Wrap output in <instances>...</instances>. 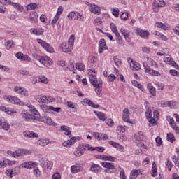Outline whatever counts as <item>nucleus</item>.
Here are the masks:
<instances>
[{
  "label": "nucleus",
  "mask_w": 179,
  "mask_h": 179,
  "mask_svg": "<svg viewBox=\"0 0 179 179\" xmlns=\"http://www.w3.org/2000/svg\"><path fill=\"white\" fill-rule=\"evenodd\" d=\"M90 82L95 87V92L97 96L101 97V92L103 90V80L101 78H97L96 76L91 74L90 75Z\"/></svg>",
  "instance_id": "nucleus-1"
},
{
  "label": "nucleus",
  "mask_w": 179,
  "mask_h": 179,
  "mask_svg": "<svg viewBox=\"0 0 179 179\" xmlns=\"http://www.w3.org/2000/svg\"><path fill=\"white\" fill-rule=\"evenodd\" d=\"M153 117H152V110H146L145 117L147 120H148L150 127H153V125H156L160 114L159 113V111L155 110L153 113Z\"/></svg>",
  "instance_id": "nucleus-2"
},
{
  "label": "nucleus",
  "mask_w": 179,
  "mask_h": 179,
  "mask_svg": "<svg viewBox=\"0 0 179 179\" xmlns=\"http://www.w3.org/2000/svg\"><path fill=\"white\" fill-rule=\"evenodd\" d=\"M73 36H71V38H70L68 41V43L64 42L61 44L60 48L63 52H71L72 50L73 49V44L75 43V38H72Z\"/></svg>",
  "instance_id": "nucleus-3"
},
{
  "label": "nucleus",
  "mask_w": 179,
  "mask_h": 179,
  "mask_svg": "<svg viewBox=\"0 0 179 179\" xmlns=\"http://www.w3.org/2000/svg\"><path fill=\"white\" fill-rule=\"evenodd\" d=\"M37 59L39 60V62L44 65V66H50L52 65V59L48 56H37Z\"/></svg>",
  "instance_id": "nucleus-4"
},
{
  "label": "nucleus",
  "mask_w": 179,
  "mask_h": 179,
  "mask_svg": "<svg viewBox=\"0 0 179 179\" xmlns=\"http://www.w3.org/2000/svg\"><path fill=\"white\" fill-rule=\"evenodd\" d=\"M67 17H69V19H71L72 20H82V22H83L85 17H83V16L78 13V12H70Z\"/></svg>",
  "instance_id": "nucleus-5"
},
{
  "label": "nucleus",
  "mask_w": 179,
  "mask_h": 179,
  "mask_svg": "<svg viewBox=\"0 0 179 179\" xmlns=\"http://www.w3.org/2000/svg\"><path fill=\"white\" fill-rule=\"evenodd\" d=\"M143 65L146 73H149V75H151L152 76H160V73L159 71L152 69L149 66H146L145 63H143Z\"/></svg>",
  "instance_id": "nucleus-6"
},
{
  "label": "nucleus",
  "mask_w": 179,
  "mask_h": 179,
  "mask_svg": "<svg viewBox=\"0 0 179 179\" xmlns=\"http://www.w3.org/2000/svg\"><path fill=\"white\" fill-rule=\"evenodd\" d=\"M4 99L9 103H12V104H18L19 106H20V99H19L17 97L6 96Z\"/></svg>",
  "instance_id": "nucleus-7"
},
{
  "label": "nucleus",
  "mask_w": 179,
  "mask_h": 179,
  "mask_svg": "<svg viewBox=\"0 0 179 179\" xmlns=\"http://www.w3.org/2000/svg\"><path fill=\"white\" fill-rule=\"evenodd\" d=\"M164 62H165L168 65H171V66H174L176 69H179L178 65H177V63L174 62V60L171 57H164Z\"/></svg>",
  "instance_id": "nucleus-8"
},
{
  "label": "nucleus",
  "mask_w": 179,
  "mask_h": 179,
  "mask_svg": "<svg viewBox=\"0 0 179 179\" xmlns=\"http://www.w3.org/2000/svg\"><path fill=\"white\" fill-rule=\"evenodd\" d=\"M15 57L17 58V59H20V61H27V62H30V61H31L30 57L20 52L15 54Z\"/></svg>",
  "instance_id": "nucleus-9"
},
{
  "label": "nucleus",
  "mask_w": 179,
  "mask_h": 179,
  "mask_svg": "<svg viewBox=\"0 0 179 179\" xmlns=\"http://www.w3.org/2000/svg\"><path fill=\"white\" fill-rule=\"evenodd\" d=\"M128 62L129 63H131V62L133 63V66H132V64H130V68L133 71H139V69H141V64H139V63H138L136 62H134V59L129 58Z\"/></svg>",
  "instance_id": "nucleus-10"
},
{
  "label": "nucleus",
  "mask_w": 179,
  "mask_h": 179,
  "mask_svg": "<svg viewBox=\"0 0 179 179\" xmlns=\"http://www.w3.org/2000/svg\"><path fill=\"white\" fill-rule=\"evenodd\" d=\"M36 166V162H27L20 164V169H33Z\"/></svg>",
  "instance_id": "nucleus-11"
},
{
  "label": "nucleus",
  "mask_w": 179,
  "mask_h": 179,
  "mask_svg": "<svg viewBox=\"0 0 179 179\" xmlns=\"http://www.w3.org/2000/svg\"><path fill=\"white\" fill-rule=\"evenodd\" d=\"M29 153V151L27 150L24 149H20L18 150L15 151V158L16 157H22Z\"/></svg>",
  "instance_id": "nucleus-12"
},
{
  "label": "nucleus",
  "mask_w": 179,
  "mask_h": 179,
  "mask_svg": "<svg viewBox=\"0 0 179 179\" xmlns=\"http://www.w3.org/2000/svg\"><path fill=\"white\" fill-rule=\"evenodd\" d=\"M29 153V151L27 150L24 149H20L18 150L15 151V158L16 157H22Z\"/></svg>",
  "instance_id": "nucleus-13"
},
{
  "label": "nucleus",
  "mask_w": 179,
  "mask_h": 179,
  "mask_svg": "<svg viewBox=\"0 0 179 179\" xmlns=\"http://www.w3.org/2000/svg\"><path fill=\"white\" fill-rule=\"evenodd\" d=\"M23 134L25 138H38V134L31 131L27 130L24 131Z\"/></svg>",
  "instance_id": "nucleus-14"
},
{
  "label": "nucleus",
  "mask_w": 179,
  "mask_h": 179,
  "mask_svg": "<svg viewBox=\"0 0 179 179\" xmlns=\"http://www.w3.org/2000/svg\"><path fill=\"white\" fill-rule=\"evenodd\" d=\"M0 128H3L5 131H9L10 126L6 122L5 118H0Z\"/></svg>",
  "instance_id": "nucleus-15"
},
{
  "label": "nucleus",
  "mask_w": 179,
  "mask_h": 179,
  "mask_svg": "<svg viewBox=\"0 0 179 179\" xmlns=\"http://www.w3.org/2000/svg\"><path fill=\"white\" fill-rule=\"evenodd\" d=\"M89 8H90V12H92V13L96 14H99L100 13V12H101V9L100 8V7L94 5V4H89Z\"/></svg>",
  "instance_id": "nucleus-16"
},
{
  "label": "nucleus",
  "mask_w": 179,
  "mask_h": 179,
  "mask_svg": "<svg viewBox=\"0 0 179 179\" xmlns=\"http://www.w3.org/2000/svg\"><path fill=\"white\" fill-rule=\"evenodd\" d=\"M1 111H3L6 114L8 115H12V114H15L16 113L15 110L10 108H6L5 106H0Z\"/></svg>",
  "instance_id": "nucleus-17"
},
{
  "label": "nucleus",
  "mask_w": 179,
  "mask_h": 179,
  "mask_svg": "<svg viewBox=\"0 0 179 179\" xmlns=\"http://www.w3.org/2000/svg\"><path fill=\"white\" fill-rule=\"evenodd\" d=\"M136 33L138 36H140L143 38H148V37H149V32L148 31H143L141 28L136 29Z\"/></svg>",
  "instance_id": "nucleus-18"
},
{
  "label": "nucleus",
  "mask_w": 179,
  "mask_h": 179,
  "mask_svg": "<svg viewBox=\"0 0 179 179\" xmlns=\"http://www.w3.org/2000/svg\"><path fill=\"white\" fill-rule=\"evenodd\" d=\"M129 110L128 108H124L122 113V120L124 122H129Z\"/></svg>",
  "instance_id": "nucleus-19"
},
{
  "label": "nucleus",
  "mask_w": 179,
  "mask_h": 179,
  "mask_svg": "<svg viewBox=\"0 0 179 179\" xmlns=\"http://www.w3.org/2000/svg\"><path fill=\"white\" fill-rule=\"evenodd\" d=\"M50 143V139L48 138H40L36 141V144L39 146H42L44 148V146H47Z\"/></svg>",
  "instance_id": "nucleus-20"
},
{
  "label": "nucleus",
  "mask_w": 179,
  "mask_h": 179,
  "mask_svg": "<svg viewBox=\"0 0 179 179\" xmlns=\"http://www.w3.org/2000/svg\"><path fill=\"white\" fill-rule=\"evenodd\" d=\"M83 103L84 104L89 106L90 107H92L93 108H99L100 107V105H96L92 100H90L89 99L86 98L83 101Z\"/></svg>",
  "instance_id": "nucleus-21"
},
{
  "label": "nucleus",
  "mask_w": 179,
  "mask_h": 179,
  "mask_svg": "<svg viewBox=\"0 0 179 179\" xmlns=\"http://www.w3.org/2000/svg\"><path fill=\"white\" fill-rule=\"evenodd\" d=\"M35 100L40 104H43L47 103V96L44 95H37L35 96Z\"/></svg>",
  "instance_id": "nucleus-22"
},
{
  "label": "nucleus",
  "mask_w": 179,
  "mask_h": 179,
  "mask_svg": "<svg viewBox=\"0 0 179 179\" xmlns=\"http://www.w3.org/2000/svg\"><path fill=\"white\" fill-rule=\"evenodd\" d=\"M21 117L24 121H29L31 118V115L27 110H22L21 112Z\"/></svg>",
  "instance_id": "nucleus-23"
},
{
  "label": "nucleus",
  "mask_w": 179,
  "mask_h": 179,
  "mask_svg": "<svg viewBox=\"0 0 179 179\" xmlns=\"http://www.w3.org/2000/svg\"><path fill=\"white\" fill-rule=\"evenodd\" d=\"M101 166H103V167H105V169H109L110 170H114V169H115V166L114 165V163L101 162Z\"/></svg>",
  "instance_id": "nucleus-24"
},
{
  "label": "nucleus",
  "mask_w": 179,
  "mask_h": 179,
  "mask_svg": "<svg viewBox=\"0 0 179 179\" xmlns=\"http://www.w3.org/2000/svg\"><path fill=\"white\" fill-rule=\"evenodd\" d=\"M95 115H97L98 118L101 120V121H106L107 120V115L102 112L94 111Z\"/></svg>",
  "instance_id": "nucleus-25"
},
{
  "label": "nucleus",
  "mask_w": 179,
  "mask_h": 179,
  "mask_svg": "<svg viewBox=\"0 0 179 179\" xmlns=\"http://www.w3.org/2000/svg\"><path fill=\"white\" fill-rule=\"evenodd\" d=\"M17 75L21 78H23V76H29V75H30V71L26 69L19 70L17 72Z\"/></svg>",
  "instance_id": "nucleus-26"
},
{
  "label": "nucleus",
  "mask_w": 179,
  "mask_h": 179,
  "mask_svg": "<svg viewBox=\"0 0 179 179\" xmlns=\"http://www.w3.org/2000/svg\"><path fill=\"white\" fill-rule=\"evenodd\" d=\"M31 33L35 34L36 36H42V34L44 33V29H31Z\"/></svg>",
  "instance_id": "nucleus-27"
},
{
  "label": "nucleus",
  "mask_w": 179,
  "mask_h": 179,
  "mask_svg": "<svg viewBox=\"0 0 179 179\" xmlns=\"http://www.w3.org/2000/svg\"><path fill=\"white\" fill-rule=\"evenodd\" d=\"M135 138H136L135 142L137 144V145L142 146V145H143V139H145V137L135 135Z\"/></svg>",
  "instance_id": "nucleus-28"
},
{
  "label": "nucleus",
  "mask_w": 179,
  "mask_h": 179,
  "mask_svg": "<svg viewBox=\"0 0 179 179\" xmlns=\"http://www.w3.org/2000/svg\"><path fill=\"white\" fill-rule=\"evenodd\" d=\"M90 171L92 173H99V171H101V167L98 165V164H93L91 168H90Z\"/></svg>",
  "instance_id": "nucleus-29"
},
{
  "label": "nucleus",
  "mask_w": 179,
  "mask_h": 179,
  "mask_svg": "<svg viewBox=\"0 0 179 179\" xmlns=\"http://www.w3.org/2000/svg\"><path fill=\"white\" fill-rule=\"evenodd\" d=\"M109 145H111L113 146V148H115L116 149H118L119 150H124V147L121 145L120 144L114 142L113 141H109Z\"/></svg>",
  "instance_id": "nucleus-30"
},
{
  "label": "nucleus",
  "mask_w": 179,
  "mask_h": 179,
  "mask_svg": "<svg viewBox=\"0 0 179 179\" xmlns=\"http://www.w3.org/2000/svg\"><path fill=\"white\" fill-rule=\"evenodd\" d=\"M109 145H111L113 146V148H115L116 149H118L119 150H124V147L121 145L120 144L114 142L113 141H109Z\"/></svg>",
  "instance_id": "nucleus-31"
},
{
  "label": "nucleus",
  "mask_w": 179,
  "mask_h": 179,
  "mask_svg": "<svg viewBox=\"0 0 179 179\" xmlns=\"http://www.w3.org/2000/svg\"><path fill=\"white\" fill-rule=\"evenodd\" d=\"M153 5L154 6H158V8H163L166 3L164 0H155Z\"/></svg>",
  "instance_id": "nucleus-32"
},
{
  "label": "nucleus",
  "mask_w": 179,
  "mask_h": 179,
  "mask_svg": "<svg viewBox=\"0 0 179 179\" xmlns=\"http://www.w3.org/2000/svg\"><path fill=\"white\" fill-rule=\"evenodd\" d=\"M147 88L152 96H156V88H155L152 84H148Z\"/></svg>",
  "instance_id": "nucleus-33"
},
{
  "label": "nucleus",
  "mask_w": 179,
  "mask_h": 179,
  "mask_svg": "<svg viewBox=\"0 0 179 179\" xmlns=\"http://www.w3.org/2000/svg\"><path fill=\"white\" fill-rule=\"evenodd\" d=\"M12 6L17 9V10H19V12H23V10H24L23 6L20 5L19 3H12Z\"/></svg>",
  "instance_id": "nucleus-34"
},
{
  "label": "nucleus",
  "mask_w": 179,
  "mask_h": 179,
  "mask_svg": "<svg viewBox=\"0 0 179 179\" xmlns=\"http://www.w3.org/2000/svg\"><path fill=\"white\" fill-rule=\"evenodd\" d=\"M29 19L34 23H36L37 20L38 19V15H37V13H31L29 15Z\"/></svg>",
  "instance_id": "nucleus-35"
},
{
  "label": "nucleus",
  "mask_w": 179,
  "mask_h": 179,
  "mask_svg": "<svg viewBox=\"0 0 179 179\" xmlns=\"http://www.w3.org/2000/svg\"><path fill=\"white\" fill-rule=\"evenodd\" d=\"M88 150H91V152L97 150V152H100V153H103V152H104L106 149L104 148V147H95V148L90 147L88 148Z\"/></svg>",
  "instance_id": "nucleus-36"
},
{
  "label": "nucleus",
  "mask_w": 179,
  "mask_h": 179,
  "mask_svg": "<svg viewBox=\"0 0 179 179\" xmlns=\"http://www.w3.org/2000/svg\"><path fill=\"white\" fill-rule=\"evenodd\" d=\"M45 120L47 124V125L55 127L56 124L55 122H52V119L48 116H45Z\"/></svg>",
  "instance_id": "nucleus-37"
},
{
  "label": "nucleus",
  "mask_w": 179,
  "mask_h": 179,
  "mask_svg": "<svg viewBox=\"0 0 179 179\" xmlns=\"http://www.w3.org/2000/svg\"><path fill=\"white\" fill-rule=\"evenodd\" d=\"M39 107L44 113H51V106L43 104L41 105Z\"/></svg>",
  "instance_id": "nucleus-38"
},
{
  "label": "nucleus",
  "mask_w": 179,
  "mask_h": 179,
  "mask_svg": "<svg viewBox=\"0 0 179 179\" xmlns=\"http://www.w3.org/2000/svg\"><path fill=\"white\" fill-rule=\"evenodd\" d=\"M85 153V150L83 149L81 147L78 148V150L74 152V155L77 157H80Z\"/></svg>",
  "instance_id": "nucleus-39"
},
{
  "label": "nucleus",
  "mask_w": 179,
  "mask_h": 179,
  "mask_svg": "<svg viewBox=\"0 0 179 179\" xmlns=\"http://www.w3.org/2000/svg\"><path fill=\"white\" fill-rule=\"evenodd\" d=\"M43 48L48 52H50V54H52V52H54V48H52V46L50 43H46V44L45 45V47Z\"/></svg>",
  "instance_id": "nucleus-40"
},
{
  "label": "nucleus",
  "mask_w": 179,
  "mask_h": 179,
  "mask_svg": "<svg viewBox=\"0 0 179 179\" xmlns=\"http://www.w3.org/2000/svg\"><path fill=\"white\" fill-rule=\"evenodd\" d=\"M120 31L122 34H123L125 40H127V38H129V34H131V32L128 30L124 29H120Z\"/></svg>",
  "instance_id": "nucleus-41"
},
{
  "label": "nucleus",
  "mask_w": 179,
  "mask_h": 179,
  "mask_svg": "<svg viewBox=\"0 0 179 179\" xmlns=\"http://www.w3.org/2000/svg\"><path fill=\"white\" fill-rule=\"evenodd\" d=\"M154 34H155V36H158L159 38H161V40H163L164 41H167V40H169V38H167V36L162 34L160 32L157 31H155Z\"/></svg>",
  "instance_id": "nucleus-42"
},
{
  "label": "nucleus",
  "mask_w": 179,
  "mask_h": 179,
  "mask_svg": "<svg viewBox=\"0 0 179 179\" xmlns=\"http://www.w3.org/2000/svg\"><path fill=\"white\" fill-rule=\"evenodd\" d=\"M99 47L102 50H107V45L106 44V40L101 39L99 41Z\"/></svg>",
  "instance_id": "nucleus-43"
},
{
  "label": "nucleus",
  "mask_w": 179,
  "mask_h": 179,
  "mask_svg": "<svg viewBox=\"0 0 179 179\" xmlns=\"http://www.w3.org/2000/svg\"><path fill=\"white\" fill-rule=\"evenodd\" d=\"M139 176V171L133 170L130 173V179H135Z\"/></svg>",
  "instance_id": "nucleus-44"
},
{
  "label": "nucleus",
  "mask_w": 179,
  "mask_h": 179,
  "mask_svg": "<svg viewBox=\"0 0 179 179\" xmlns=\"http://www.w3.org/2000/svg\"><path fill=\"white\" fill-rule=\"evenodd\" d=\"M60 129L64 131L65 135H71V131H69V127H68V126H61Z\"/></svg>",
  "instance_id": "nucleus-45"
},
{
  "label": "nucleus",
  "mask_w": 179,
  "mask_h": 179,
  "mask_svg": "<svg viewBox=\"0 0 179 179\" xmlns=\"http://www.w3.org/2000/svg\"><path fill=\"white\" fill-rule=\"evenodd\" d=\"M34 169V175L36 176V177H40L41 176V172L40 171V169H38V167H36L35 165L32 167Z\"/></svg>",
  "instance_id": "nucleus-46"
},
{
  "label": "nucleus",
  "mask_w": 179,
  "mask_h": 179,
  "mask_svg": "<svg viewBox=\"0 0 179 179\" xmlns=\"http://www.w3.org/2000/svg\"><path fill=\"white\" fill-rule=\"evenodd\" d=\"M111 12L115 17H118L120 16V9H118V8H111Z\"/></svg>",
  "instance_id": "nucleus-47"
},
{
  "label": "nucleus",
  "mask_w": 179,
  "mask_h": 179,
  "mask_svg": "<svg viewBox=\"0 0 179 179\" xmlns=\"http://www.w3.org/2000/svg\"><path fill=\"white\" fill-rule=\"evenodd\" d=\"M82 168H80V166H72L71 167V173H73V174L80 171Z\"/></svg>",
  "instance_id": "nucleus-48"
},
{
  "label": "nucleus",
  "mask_w": 179,
  "mask_h": 179,
  "mask_svg": "<svg viewBox=\"0 0 179 179\" xmlns=\"http://www.w3.org/2000/svg\"><path fill=\"white\" fill-rule=\"evenodd\" d=\"M131 83H132L133 86L138 87V89H141V90H142V92H143V90H142V85L141 83H139L138 81L134 80L131 81Z\"/></svg>",
  "instance_id": "nucleus-49"
},
{
  "label": "nucleus",
  "mask_w": 179,
  "mask_h": 179,
  "mask_svg": "<svg viewBox=\"0 0 179 179\" xmlns=\"http://www.w3.org/2000/svg\"><path fill=\"white\" fill-rule=\"evenodd\" d=\"M110 29H111L113 33H114V34H117L119 33L118 29H117V26L115 25V24L111 23L110 24Z\"/></svg>",
  "instance_id": "nucleus-50"
},
{
  "label": "nucleus",
  "mask_w": 179,
  "mask_h": 179,
  "mask_svg": "<svg viewBox=\"0 0 179 179\" xmlns=\"http://www.w3.org/2000/svg\"><path fill=\"white\" fill-rule=\"evenodd\" d=\"M167 141H169V142H171V143H173V142H174V141H176V138H174V134L169 133L167 134Z\"/></svg>",
  "instance_id": "nucleus-51"
},
{
  "label": "nucleus",
  "mask_w": 179,
  "mask_h": 179,
  "mask_svg": "<svg viewBox=\"0 0 179 179\" xmlns=\"http://www.w3.org/2000/svg\"><path fill=\"white\" fill-rule=\"evenodd\" d=\"M37 8V4L34 3H31L30 4L27 5V10H34Z\"/></svg>",
  "instance_id": "nucleus-52"
},
{
  "label": "nucleus",
  "mask_w": 179,
  "mask_h": 179,
  "mask_svg": "<svg viewBox=\"0 0 179 179\" xmlns=\"http://www.w3.org/2000/svg\"><path fill=\"white\" fill-rule=\"evenodd\" d=\"M76 68L78 71H85V65H83L82 63H77L76 64Z\"/></svg>",
  "instance_id": "nucleus-53"
},
{
  "label": "nucleus",
  "mask_w": 179,
  "mask_h": 179,
  "mask_svg": "<svg viewBox=\"0 0 179 179\" xmlns=\"http://www.w3.org/2000/svg\"><path fill=\"white\" fill-rule=\"evenodd\" d=\"M38 82H41L42 83H48V79L45 76H41L38 78Z\"/></svg>",
  "instance_id": "nucleus-54"
},
{
  "label": "nucleus",
  "mask_w": 179,
  "mask_h": 179,
  "mask_svg": "<svg viewBox=\"0 0 179 179\" xmlns=\"http://www.w3.org/2000/svg\"><path fill=\"white\" fill-rule=\"evenodd\" d=\"M115 36L117 38V41L118 44H120V45H122V37H121V35H120V33L115 34Z\"/></svg>",
  "instance_id": "nucleus-55"
},
{
  "label": "nucleus",
  "mask_w": 179,
  "mask_h": 179,
  "mask_svg": "<svg viewBox=\"0 0 179 179\" xmlns=\"http://www.w3.org/2000/svg\"><path fill=\"white\" fill-rule=\"evenodd\" d=\"M171 103L170 101H162L160 103L161 107H169Z\"/></svg>",
  "instance_id": "nucleus-56"
},
{
  "label": "nucleus",
  "mask_w": 179,
  "mask_h": 179,
  "mask_svg": "<svg viewBox=\"0 0 179 179\" xmlns=\"http://www.w3.org/2000/svg\"><path fill=\"white\" fill-rule=\"evenodd\" d=\"M107 141L108 139V136L106 134H99V141Z\"/></svg>",
  "instance_id": "nucleus-57"
},
{
  "label": "nucleus",
  "mask_w": 179,
  "mask_h": 179,
  "mask_svg": "<svg viewBox=\"0 0 179 179\" xmlns=\"http://www.w3.org/2000/svg\"><path fill=\"white\" fill-rule=\"evenodd\" d=\"M20 169V166L19 167L15 166L13 169H11V171L13 176H16L18 173H20V171H19Z\"/></svg>",
  "instance_id": "nucleus-58"
},
{
  "label": "nucleus",
  "mask_w": 179,
  "mask_h": 179,
  "mask_svg": "<svg viewBox=\"0 0 179 179\" xmlns=\"http://www.w3.org/2000/svg\"><path fill=\"white\" fill-rule=\"evenodd\" d=\"M113 61L116 66H121V59L115 57H113Z\"/></svg>",
  "instance_id": "nucleus-59"
},
{
  "label": "nucleus",
  "mask_w": 179,
  "mask_h": 179,
  "mask_svg": "<svg viewBox=\"0 0 179 179\" xmlns=\"http://www.w3.org/2000/svg\"><path fill=\"white\" fill-rule=\"evenodd\" d=\"M40 162H41V166H42V167H47V162H48L47 159L42 158Z\"/></svg>",
  "instance_id": "nucleus-60"
},
{
  "label": "nucleus",
  "mask_w": 179,
  "mask_h": 179,
  "mask_svg": "<svg viewBox=\"0 0 179 179\" xmlns=\"http://www.w3.org/2000/svg\"><path fill=\"white\" fill-rule=\"evenodd\" d=\"M157 173V166H153L151 170L152 177H156V173Z\"/></svg>",
  "instance_id": "nucleus-61"
},
{
  "label": "nucleus",
  "mask_w": 179,
  "mask_h": 179,
  "mask_svg": "<svg viewBox=\"0 0 179 179\" xmlns=\"http://www.w3.org/2000/svg\"><path fill=\"white\" fill-rule=\"evenodd\" d=\"M126 129H128V127H127V126H119L117 127V130L120 132H122V134H124V132H125Z\"/></svg>",
  "instance_id": "nucleus-62"
},
{
  "label": "nucleus",
  "mask_w": 179,
  "mask_h": 179,
  "mask_svg": "<svg viewBox=\"0 0 179 179\" xmlns=\"http://www.w3.org/2000/svg\"><path fill=\"white\" fill-rule=\"evenodd\" d=\"M120 178L127 179V176H125V171H124V169H122L120 172Z\"/></svg>",
  "instance_id": "nucleus-63"
},
{
  "label": "nucleus",
  "mask_w": 179,
  "mask_h": 179,
  "mask_svg": "<svg viewBox=\"0 0 179 179\" xmlns=\"http://www.w3.org/2000/svg\"><path fill=\"white\" fill-rule=\"evenodd\" d=\"M128 16H129V14L128 13H123L121 15H120V17L122 19V20H127L128 19Z\"/></svg>",
  "instance_id": "nucleus-64"
}]
</instances>
